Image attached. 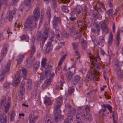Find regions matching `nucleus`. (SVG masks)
Returning <instances> with one entry per match:
<instances>
[{
    "mask_svg": "<svg viewBox=\"0 0 123 123\" xmlns=\"http://www.w3.org/2000/svg\"><path fill=\"white\" fill-rule=\"evenodd\" d=\"M108 3L107 4L110 7H112V5L111 0H108Z\"/></svg>",
    "mask_w": 123,
    "mask_h": 123,
    "instance_id": "obj_64",
    "label": "nucleus"
},
{
    "mask_svg": "<svg viewBox=\"0 0 123 123\" xmlns=\"http://www.w3.org/2000/svg\"><path fill=\"white\" fill-rule=\"evenodd\" d=\"M51 72V70L49 69L41 73L40 77V80H43L45 79L50 75Z\"/></svg>",
    "mask_w": 123,
    "mask_h": 123,
    "instance_id": "obj_7",
    "label": "nucleus"
},
{
    "mask_svg": "<svg viewBox=\"0 0 123 123\" xmlns=\"http://www.w3.org/2000/svg\"><path fill=\"white\" fill-rule=\"evenodd\" d=\"M51 79L49 78V79L46 80L44 83L45 86H47L49 85L51 83Z\"/></svg>",
    "mask_w": 123,
    "mask_h": 123,
    "instance_id": "obj_43",
    "label": "nucleus"
},
{
    "mask_svg": "<svg viewBox=\"0 0 123 123\" xmlns=\"http://www.w3.org/2000/svg\"><path fill=\"white\" fill-rule=\"evenodd\" d=\"M48 30L47 31L45 30L42 35L41 32H37L36 36L37 40L39 41H42L43 42H45L48 37Z\"/></svg>",
    "mask_w": 123,
    "mask_h": 123,
    "instance_id": "obj_4",
    "label": "nucleus"
},
{
    "mask_svg": "<svg viewBox=\"0 0 123 123\" xmlns=\"http://www.w3.org/2000/svg\"><path fill=\"white\" fill-rule=\"evenodd\" d=\"M78 7L74 8L71 9V14H76L77 12Z\"/></svg>",
    "mask_w": 123,
    "mask_h": 123,
    "instance_id": "obj_50",
    "label": "nucleus"
},
{
    "mask_svg": "<svg viewBox=\"0 0 123 123\" xmlns=\"http://www.w3.org/2000/svg\"><path fill=\"white\" fill-rule=\"evenodd\" d=\"M24 57V55H19L17 59V64H21L23 61V59Z\"/></svg>",
    "mask_w": 123,
    "mask_h": 123,
    "instance_id": "obj_24",
    "label": "nucleus"
},
{
    "mask_svg": "<svg viewBox=\"0 0 123 123\" xmlns=\"http://www.w3.org/2000/svg\"><path fill=\"white\" fill-rule=\"evenodd\" d=\"M92 31L95 33L97 32L98 35H99L100 30L99 27H98V25H96L95 26V28H93L92 29Z\"/></svg>",
    "mask_w": 123,
    "mask_h": 123,
    "instance_id": "obj_27",
    "label": "nucleus"
},
{
    "mask_svg": "<svg viewBox=\"0 0 123 123\" xmlns=\"http://www.w3.org/2000/svg\"><path fill=\"white\" fill-rule=\"evenodd\" d=\"M105 39L104 37L103 36H100L99 38L98 42L96 41V45H100L102 46V43L104 41Z\"/></svg>",
    "mask_w": 123,
    "mask_h": 123,
    "instance_id": "obj_22",
    "label": "nucleus"
},
{
    "mask_svg": "<svg viewBox=\"0 0 123 123\" xmlns=\"http://www.w3.org/2000/svg\"><path fill=\"white\" fill-rule=\"evenodd\" d=\"M34 0H27L26 1V4L28 6L33 3Z\"/></svg>",
    "mask_w": 123,
    "mask_h": 123,
    "instance_id": "obj_54",
    "label": "nucleus"
},
{
    "mask_svg": "<svg viewBox=\"0 0 123 123\" xmlns=\"http://www.w3.org/2000/svg\"><path fill=\"white\" fill-rule=\"evenodd\" d=\"M85 111L87 113H88L90 112V107L88 106H87L85 108Z\"/></svg>",
    "mask_w": 123,
    "mask_h": 123,
    "instance_id": "obj_63",
    "label": "nucleus"
},
{
    "mask_svg": "<svg viewBox=\"0 0 123 123\" xmlns=\"http://www.w3.org/2000/svg\"><path fill=\"white\" fill-rule=\"evenodd\" d=\"M16 13V11L15 10H12L8 16V20L9 21H12L13 19V18L14 17Z\"/></svg>",
    "mask_w": 123,
    "mask_h": 123,
    "instance_id": "obj_21",
    "label": "nucleus"
},
{
    "mask_svg": "<svg viewBox=\"0 0 123 123\" xmlns=\"http://www.w3.org/2000/svg\"><path fill=\"white\" fill-rule=\"evenodd\" d=\"M98 73V72L96 71L93 68L91 69L87 73L86 77V82H88L91 80H98V77L96 76V75H97Z\"/></svg>",
    "mask_w": 123,
    "mask_h": 123,
    "instance_id": "obj_2",
    "label": "nucleus"
},
{
    "mask_svg": "<svg viewBox=\"0 0 123 123\" xmlns=\"http://www.w3.org/2000/svg\"><path fill=\"white\" fill-rule=\"evenodd\" d=\"M63 85V83L61 82H59L58 84L56 85V87H57L58 89H62V87Z\"/></svg>",
    "mask_w": 123,
    "mask_h": 123,
    "instance_id": "obj_46",
    "label": "nucleus"
},
{
    "mask_svg": "<svg viewBox=\"0 0 123 123\" xmlns=\"http://www.w3.org/2000/svg\"><path fill=\"white\" fill-rule=\"evenodd\" d=\"M99 24L101 26L102 31L105 34H106L109 32L107 26L105 24L104 21L100 22Z\"/></svg>",
    "mask_w": 123,
    "mask_h": 123,
    "instance_id": "obj_12",
    "label": "nucleus"
},
{
    "mask_svg": "<svg viewBox=\"0 0 123 123\" xmlns=\"http://www.w3.org/2000/svg\"><path fill=\"white\" fill-rule=\"evenodd\" d=\"M20 38L22 40H24L26 42H28L29 39V37L27 35H23L20 37Z\"/></svg>",
    "mask_w": 123,
    "mask_h": 123,
    "instance_id": "obj_32",
    "label": "nucleus"
},
{
    "mask_svg": "<svg viewBox=\"0 0 123 123\" xmlns=\"http://www.w3.org/2000/svg\"><path fill=\"white\" fill-rule=\"evenodd\" d=\"M19 0H12L11 2V5L12 6H15L18 2Z\"/></svg>",
    "mask_w": 123,
    "mask_h": 123,
    "instance_id": "obj_52",
    "label": "nucleus"
},
{
    "mask_svg": "<svg viewBox=\"0 0 123 123\" xmlns=\"http://www.w3.org/2000/svg\"><path fill=\"white\" fill-rule=\"evenodd\" d=\"M73 30L72 31L71 33V35L72 36H73L74 34V35L78 34V35L76 36H77V38H78L79 40H80V38L81 37V35L80 33L78 34V33L76 32L75 31L73 30Z\"/></svg>",
    "mask_w": 123,
    "mask_h": 123,
    "instance_id": "obj_26",
    "label": "nucleus"
},
{
    "mask_svg": "<svg viewBox=\"0 0 123 123\" xmlns=\"http://www.w3.org/2000/svg\"><path fill=\"white\" fill-rule=\"evenodd\" d=\"M31 52L29 54V57L30 60L33 62L35 60V58L33 57V55L36 51V48L35 46H32L31 48Z\"/></svg>",
    "mask_w": 123,
    "mask_h": 123,
    "instance_id": "obj_13",
    "label": "nucleus"
},
{
    "mask_svg": "<svg viewBox=\"0 0 123 123\" xmlns=\"http://www.w3.org/2000/svg\"><path fill=\"white\" fill-rule=\"evenodd\" d=\"M86 114H85V111L84 110H82V111L81 112V117L82 119L85 120L86 121V119H84L83 118V117L85 118L86 119L87 117H86Z\"/></svg>",
    "mask_w": 123,
    "mask_h": 123,
    "instance_id": "obj_37",
    "label": "nucleus"
},
{
    "mask_svg": "<svg viewBox=\"0 0 123 123\" xmlns=\"http://www.w3.org/2000/svg\"><path fill=\"white\" fill-rule=\"evenodd\" d=\"M51 42H49L46 44V51L49 50L50 49V47L51 45Z\"/></svg>",
    "mask_w": 123,
    "mask_h": 123,
    "instance_id": "obj_39",
    "label": "nucleus"
},
{
    "mask_svg": "<svg viewBox=\"0 0 123 123\" xmlns=\"http://www.w3.org/2000/svg\"><path fill=\"white\" fill-rule=\"evenodd\" d=\"M39 65V63H35L33 66V71H36L38 69Z\"/></svg>",
    "mask_w": 123,
    "mask_h": 123,
    "instance_id": "obj_40",
    "label": "nucleus"
},
{
    "mask_svg": "<svg viewBox=\"0 0 123 123\" xmlns=\"http://www.w3.org/2000/svg\"><path fill=\"white\" fill-rule=\"evenodd\" d=\"M55 49H59L60 48H61L62 47V45H63V44L62 43L60 42L59 43L57 42L56 41H55Z\"/></svg>",
    "mask_w": 123,
    "mask_h": 123,
    "instance_id": "obj_28",
    "label": "nucleus"
},
{
    "mask_svg": "<svg viewBox=\"0 0 123 123\" xmlns=\"http://www.w3.org/2000/svg\"><path fill=\"white\" fill-rule=\"evenodd\" d=\"M60 20V19L58 18H54L52 21L54 28L55 30L58 29V22Z\"/></svg>",
    "mask_w": 123,
    "mask_h": 123,
    "instance_id": "obj_15",
    "label": "nucleus"
},
{
    "mask_svg": "<svg viewBox=\"0 0 123 123\" xmlns=\"http://www.w3.org/2000/svg\"><path fill=\"white\" fill-rule=\"evenodd\" d=\"M72 44L73 48L74 49H76L78 47V43H73Z\"/></svg>",
    "mask_w": 123,
    "mask_h": 123,
    "instance_id": "obj_44",
    "label": "nucleus"
},
{
    "mask_svg": "<svg viewBox=\"0 0 123 123\" xmlns=\"http://www.w3.org/2000/svg\"><path fill=\"white\" fill-rule=\"evenodd\" d=\"M75 63H74L73 64L72 66V67L71 68V69L72 68L73 70L70 71V80L72 78L75 74Z\"/></svg>",
    "mask_w": 123,
    "mask_h": 123,
    "instance_id": "obj_20",
    "label": "nucleus"
},
{
    "mask_svg": "<svg viewBox=\"0 0 123 123\" xmlns=\"http://www.w3.org/2000/svg\"><path fill=\"white\" fill-rule=\"evenodd\" d=\"M61 34L55 35V36L56 38L60 41L62 39V36H60Z\"/></svg>",
    "mask_w": 123,
    "mask_h": 123,
    "instance_id": "obj_56",
    "label": "nucleus"
},
{
    "mask_svg": "<svg viewBox=\"0 0 123 123\" xmlns=\"http://www.w3.org/2000/svg\"><path fill=\"white\" fill-rule=\"evenodd\" d=\"M86 117H87V118L86 119V121H92V118L91 115L90 114H86ZM83 118L84 119H86V118H85L84 117H83Z\"/></svg>",
    "mask_w": 123,
    "mask_h": 123,
    "instance_id": "obj_35",
    "label": "nucleus"
},
{
    "mask_svg": "<svg viewBox=\"0 0 123 123\" xmlns=\"http://www.w3.org/2000/svg\"><path fill=\"white\" fill-rule=\"evenodd\" d=\"M90 57L91 60V61L92 65H93L94 66L97 64V61L96 59H99L98 54L97 53H94L93 55L90 56Z\"/></svg>",
    "mask_w": 123,
    "mask_h": 123,
    "instance_id": "obj_9",
    "label": "nucleus"
},
{
    "mask_svg": "<svg viewBox=\"0 0 123 123\" xmlns=\"http://www.w3.org/2000/svg\"><path fill=\"white\" fill-rule=\"evenodd\" d=\"M7 120L6 116L4 113L0 114V120L1 123H7Z\"/></svg>",
    "mask_w": 123,
    "mask_h": 123,
    "instance_id": "obj_17",
    "label": "nucleus"
},
{
    "mask_svg": "<svg viewBox=\"0 0 123 123\" xmlns=\"http://www.w3.org/2000/svg\"><path fill=\"white\" fill-rule=\"evenodd\" d=\"M44 103L47 106L51 104V100L49 98L46 97L45 98Z\"/></svg>",
    "mask_w": 123,
    "mask_h": 123,
    "instance_id": "obj_25",
    "label": "nucleus"
},
{
    "mask_svg": "<svg viewBox=\"0 0 123 123\" xmlns=\"http://www.w3.org/2000/svg\"><path fill=\"white\" fill-rule=\"evenodd\" d=\"M39 117L38 115L34 116L31 114H30L29 117V123H35Z\"/></svg>",
    "mask_w": 123,
    "mask_h": 123,
    "instance_id": "obj_11",
    "label": "nucleus"
},
{
    "mask_svg": "<svg viewBox=\"0 0 123 123\" xmlns=\"http://www.w3.org/2000/svg\"><path fill=\"white\" fill-rule=\"evenodd\" d=\"M55 114L54 115V119L55 121L58 122L64 119L63 116L60 114V113L58 112H54Z\"/></svg>",
    "mask_w": 123,
    "mask_h": 123,
    "instance_id": "obj_10",
    "label": "nucleus"
},
{
    "mask_svg": "<svg viewBox=\"0 0 123 123\" xmlns=\"http://www.w3.org/2000/svg\"><path fill=\"white\" fill-rule=\"evenodd\" d=\"M80 79V77L79 75H76L75 76L72 82V86H75L77 84Z\"/></svg>",
    "mask_w": 123,
    "mask_h": 123,
    "instance_id": "obj_16",
    "label": "nucleus"
},
{
    "mask_svg": "<svg viewBox=\"0 0 123 123\" xmlns=\"http://www.w3.org/2000/svg\"><path fill=\"white\" fill-rule=\"evenodd\" d=\"M11 99V98L8 97L7 100L6 101V97L3 96L0 101V104L2 105L5 108L4 111L6 113H7L8 112L10 107Z\"/></svg>",
    "mask_w": 123,
    "mask_h": 123,
    "instance_id": "obj_3",
    "label": "nucleus"
},
{
    "mask_svg": "<svg viewBox=\"0 0 123 123\" xmlns=\"http://www.w3.org/2000/svg\"><path fill=\"white\" fill-rule=\"evenodd\" d=\"M67 55V54H66L63 55L61 58L60 61L59 62L58 65L60 66L61 65L63 61L66 58V57Z\"/></svg>",
    "mask_w": 123,
    "mask_h": 123,
    "instance_id": "obj_31",
    "label": "nucleus"
},
{
    "mask_svg": "<svg viewBox=\"0 0 123 123\" xmlns=\"http://www.w3.org/2000/svg\"><path fill=\"white\" fill-rule=\"evenodd\" d=\"M25 88L23 87H21L19 89L20 93L21 95H23L25 92Z\"/></svg>",
    "mask_w": 123,
    "mask_h": 123,
    "instance_id": "obj_45",
    "label": "nucleus"
},
{
    "mask_svg": "<svg viewBox=\"0 0 123 123\" xmlns=\"http://www.w3.org/2000/svg\"><path fill=\"white\" fill-rule=\"evenodd\" d=\"M71 17L70 18V20L71 21H74L76 20V18L75 17L73 16V14H71Z\"/></svg>",
    "mask_w": 123,
    "mask_h": 123,
    "instance_id": "obj_49",
    "label": "nucleus"
},
{
    "mask_svg": "<svg viewBox=\"0 0 123 123\" xmlns=\"http://www.w3.org/2000/svg\"><path fill=\"white\" fill-rule=\"evenodd\" d=\"M9 45L7 43L4 44L3 48L2 49L1 52V55L5 57L7 53L9 48Z\"/></svg>",
    "mask_w": 123,
    "mask_h": 123,
    "instance_id": "obj_14",
    "label": "nucleus"
},
{
    "mask_svg": "<svg viewBox=\"0 0 123 123\" xmlns=\"http://www.w3.org/2000/svg\"><path fill=\"white\" fill-rule=\"evenodd\" d=\"M98 11L96 10H94L92 12V15L93 17H97L98 16Z\"/></svg>",
    "mask_w": 123,
    "mask_h": 123,
    "instance_id": "obj_48",
    "label": "nucleus"
},
{
    "mask_svg": "<svg viewBox=\"0 0 123 123\" xmlns=\"http://www.w3.org/2000/svg\"><path fill=\"white\" fill-rule=\"evenodd\" d=\"M80 43L82 46V49L84 50H85L87 47L86 42L83 39H82L81 40Z\"/></svg>",
    "mask_w": 123,
    "mask_h": 123,
    "instance_id": "obj_23",
    "label": "nucleus"
},
{
    "mask_svg": "<svg viewBox=\"0 0 123 123\" xmlns=\"http://www.w3.org/2000/svg\"><path fill=\"white\" fill-rule=\"evenodd\" d=\"M40 15V12L38 7H36L34 10L32 16L28 17L25 21L24 28L26 31H31L36 27L37 22L38 20Z\"/></svg>",
    "mask_w": 123,
    "mask_h": 123,
    "instance_id": "obj_1",
    "label": "nucleus"
},
{
    "mask_svg": "<svg viewBox=\"0 0 123 123\" xmlns=\"http://www.w3.org/2000/svg\"><path fill=\"white\" fill-rule=\"evenodd\" d=\"M10 86V84L9 83L7 82L5 83L3 85V87L5 89H8Z\"/></svg>",
    "mask_w": 123,
    "mask_h": 123,
    "instance_id": "obj_47",
    "label": "nucleus"
},
{
    "mask_svg": "<svg viewBox=\"0 0 123 123\" xmlns=\"http://www.w3.org/2000/svg\"><path fill=\"white\" fill-rule=\"evenodd\" d=\"M96 6L97 8L98 13L99 14H102L105 10V8L103 4L102 3L98 2L96 4Z\"/></svg>",
    "mask_w": 123,
    "mask_h": 123,
    "instance_id": "obj_6",
    "label": "nucleus"
},
{
    "mask_svg": "<svg viewBox=\"0 0 123 123\" xmlns=\"http://www.w3.org/2000/svg\"><path fill=\"white\" fill-rule=\"evenodd\" d=\"M80 115L79 114H76V123H81V120L80 118Z\"/></svg>",
    "mask_w": 123,
    "mask_h": 123,
    "instance_id": "obj_38",
    "label": "nucleus"
},
{
    "mask_svg": "<svg viewBox=\"0 0 123 123\" xmlns=\"http://www.w3.org/2000/svg\"><path fill=\"white\" fill-rule=\"evenodd\" d=\"M27 83L28 85L31 86L32 84V81L31 79H28L27 80Z\"/></svg>",
    "mask_w": 123,
    "mask_h": 123,
    "instance_id": "obj_58",
    "label": "nucleus"
},
{
    "mask_svg": "<svg viewBox=\"0 0 123 123\" xmlns=\"http://www.w3.org/2000/svg\"><path fill=\"white\" fill-rule=\"evenodd\" d=\"M116 71L118 78L119 79H121L123 73H122L120 68H116Z\"/></svg>",
    "mask_w": 123,
    "mask_h": 123,
    "instance_id": "obj_19",
    "label": "nucleus"
},
{
    "mask_svg": "<svg viewBox=\"0 0 123 123\" xmlns=\"http://www.w3.org/2000/svg\"><path fill=\"white\" fill-rule=\"evenodd\" d=\"M106 108L109 110L110 113H111L112 111V107L109 105H107Z\"/></svg>",
    "mask_w": 123,
    "mask_h": 123,
    "instance_id": "obj_53",
    "label": "nucleus"
},
{
    "mask_svg": "<svg viewBox=\"0 0 123 123\" xmlns=\"http://www.w3.org/2000/svg\"><path fill=\"white\" fill-rule=\"evenodd\" d=\"M46 61L47 59L46 58H43L41 62L42 66L44 68L45 67Z\"/></svg>",
    "mask_w": 123,
    "mask_h": 123,
    "instance_id": "obj_41",
    "label": "nucleus"
},
{
    "mask_svg": "<svg viewBox=\"0 0 123 123\" xmlns=\"http://www.w3.org/2000/svg\"><path fill=\"white\" fill-rule=\"evenodd\" d=\"M0 1L1 2V5L2 4H5L6 5L7 4V0H0Z\"/></svg>",
    "mask_w": 123,
    "mask_h": 123,
    "instance_id": "obj_59",
    "label": "nucleus"
},
{
    "mask_svg": "<svg viewBox=\"0 0 123 123\" xmlns=\"http://www.w3.org/2000/svg\"><path fill=\"white\" fill-rule=\"evenodd\" d=\"M11 61H9L8 62L6 66H5L3 67V70L2 73H1L0 76V81H3L4 78V75L5 73H7L9 70L11 64Z\"/></svg>",
    "mask_w": 123,
    "mask_h": 123,
    "instance_id": "obj_5",
    "label": "nucleus"
},
{
    "mask_svg": "<svg viewBox=\"0 0 123 123\" xmlns=\"http://www.w3.org/2000/svg\"><path fill=\"white\" fill-rule=\"evenodd\" d=\"M120 37H117V42L116 45L117 46H119V44L120 41Z\"/></svg>",
    "mask_w": 123,
    "mask_h": 123,
    "instance_id": "obj_61",
    "label": "nucleus"
},
{
    "mask_svg": "<svg viewBox=\"0 0 123 123\" xmlns=\"http://www.w3.org/2000/svg\"><path fill=\"white\" fill-rule=\"evenodd\" d=\"M62 105L61 102L58 100H56V101L54 105V112L61 113L60 110L61 106Z\"/></svg>",
    "mask_w": 123,
    "mask_h": 123,
    "instance_id": "obj_8",
    "label": "nucleus"
},
{
    "mask_svg": "<svg viewBox=\"0 0 123 123\" xmlns=\"http://www.w3.org/2000/svg\"><path fill=\"white\" fill-rule=\"evenodd\" d=\"M119 64L120 62L118 61H117L116 62L115 64V65L116 66V68H120L119 66Z\"/></svg>",
    "mask_w": 123,
    "mask_h": 123,
    "instance_id": "obj_60",
    "label": "nucleus"
},
{
    "mask_svg": "<svg viewBox=\"0 0 123 123\" xmlns=\"http://www.w3.org/2000/svg\"><path fill=\"white\" fill-rule=\"evenodd\" d=\"M66 116L68 118L64 120V123H69V119L68 117L69 115L68 113L66 114Z\"/></svg>",
    "mask_w": 123,
    "mask_h": 123,
    "instance_id": "obj_51",
    "label": "nucleus"
},
{
    "mask_svg": "<svg viewBox=\"0 0 123 123\" xmlns=\"http://www.w3.org/2000/svg\"><path fill=\"white\" fill-rule=\"evenodd\" d=\"M51 10V9L49 7L48 8L47 10L46 14L47 17L49 18H50L51 14L50 11Z\"/></svg>",
    "mask_w": 123,
    "mask_h": 123,
    "instance_id": "obj_42",
    "label": "nucleus"
},
{
    "mask_svg": "<svg viewBox=\"0 0 123 123\" xmlns=\"http://www.w3.org/2000/svg\"><path fill=\"white\" fill-rule=\"evenodd\" d=\"M114 11L112 9H110L106 12V14L108 15L109 17L110 16H113V13Z\"/></svg>",
    "mask_w": 123,
    "mask_h": 123,
    "instance_id": "obj_29",
    "label": "nucleus"
},
{
    "mask_svg": "<svg viewBox=\"0 0 123 123\" xmlns=\"http://www.w3.org/2000/svg\"><path fill=\"white\" fill-rule=\"evenodd\" d=\"M21 75V74H17L15 75V80L12 82L13 84L15 85H17L20 82V78Z\"/></svg>",
    "mask_w": 123,
    "mask_h": 123,
    "instance_id": "obj_18",
    "label": "nucleus"
},
{
    "mask_svg": "<svg viewBox=\"0 0 123 123\" xmlns=\"http://www.w3.org/2000/svg\"><path fill=\"white\" fill-rule=\"evenodd\" d=\"M113 35L111 34L109 35L108 38V41L107 42L108 45H110L112 43L113 40Z\"/></svg>",
    "mask_w": 123,
    "mask_h": 123,
    "instance_id": "obj_34",
    "label": "nucleus"
},
{
    "mask_svg": "<svg viewBox=\"0 0 123 123\" xmlns=\"http://www.w3.org/2000/svg\"><path fill=\"white\" fill-rule=\"evenodd\" d=\"M51 33H53V35L50 39V41L51 42H52L54 41V38L55 37V35L54 34V32L53 31H51Z\"/></svg>",
    "mask_w": 123,
    "mask_h": 123,
    "instance_id": "obj_57",
    "label": "nucleus"
},
{
    "mask_svg": "<svg viewBox=\"0 0 123 123\" xmlns=\"http://www.w3.org/2000/svg\"><path fill=\"white\" fill-rule=\"evenodd\" d=\"M81 8L82 10L84 11H86L87 10L86 6L85 5H84L82 6Z\"/></svg>",
    "mask_w": 123,
    "mask_h": 123,
    "instance_id": "obj_62",
    "label": "nucleus"
},
{
    "mask_svg": "<svg viewBox=\"0 0 123 123\" xmlns=\"http://www.w3.org/2000/svg\"><path fill=\"white\" fill-rule=\"evenodd\" d=\"M22 71L23 75V77L24 79H25L26 76L27 70L25 68H22Z\"/></svg>",
    "mask_w": 123,
    "mask_h": 123,
    "instance_id": "obj_36",
    "label": "nucleus"
},
{
    "mask_svg": "<svg viewBox=\"0 0 123 123\" xmlns=\"http://www.w3.org/2000/svg\"><path fill=\"white\" fill-rule=\"evenodd\" d=\"M68 6H63L61 7L62 11L66 13H68L69 12Z\"/></svg>",
    "mask_w": 123,
    "mask_h": 123,
    "instance_id": "obj_30",
    "label": "nucleus"
},
{
    "mask_svg": "<svg viewBox=\"0 0 123 123\" xmlns=\"http://www.w3.org/2000/svg\"><path fill=\"white\" fill-rule=\"evenodd\" d=\"M15 115V111H12L10 114V121H12L14 120Z\"/></svg>",
    "mask_w": 123,
    "mask_h": 123,
    "instance_id": "obj_33",
    "label": "nucleus"
},
{
    "mask_svg": "<svg viewBox=\"0 0 123 123\" xmlns=\"http://www.w3.org/2000/svg\"><path fill=\"white\" fill-rule=\"evenodd\" d=\"M30 60H31V61H32L30 60V57H28V58H27L26 60V61L25 62V63L27 66H28V64H29V61Z\"/></svg>",
    "mask_w": 123,
    "mask_h": 123,
    "instance_id": "obj_55",
    "label": "nucleus"
}]
</instances>
